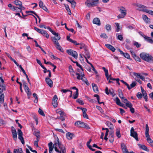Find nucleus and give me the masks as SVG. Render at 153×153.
Wrapping results in <instances>:
<instances>
[{
  "instance_id": "f257e3e1",
  "label": "nucleus",
  "mask_w": 153,
  "mask_h": 153,
  "mask_svg": "<svg viewBox=\"0 0 153 153\" xmlns=\"http://www.w3.org/2000/svg\"><path fill=\"white\" fill-rule=\"evenodd\" d=\"M47 29L54 35L55 36H52L51 37V40L53 42L56 49L61 52H63V50L58 42L60 39V37L58 33H56L50 27H48Z\"/></svg>"
},
{
  "instance_id": "f03ea898",
  "label": "nucleus",
  "mask_w": 153,
  "mask_h": 153,
  "mask_svg": "<svg viewBox=\"0 0 153 153\" xmlns=\"http://www.w3.org/2000/svg\"><path fill=\"white\" fill-rule=\"evenodd\" d=\"M140 58L143 60L150 62L153 61V57L149 53L142 52L140 54Z\"/></svg>"
},
{
  "instance_id": "7ed1b4c3",
  "label": "nucleus",
  "mask_w": 153,
  "mask_h": 153,
  "mask_svg": "<svg viewBox=\"0 0 153 153\" xmlns=\"http://www.w3.org/2000/svg\"><path fill=\"white\" fill-rule=\"evenodd\" d=\"M121 14H119L117 16L118 19L123 18L126 15V10L123 7H121L119 9Z\"/></svg>"
},
{
  "instance_id": "20e7f679",
  "label": "nucleus",
  "mask_w": 153,
  "mask_h": 153,
  "mask_svg": "<svg viewBox=\"0 0 153 153\" xmlns=\"http://www.w3.org/2000/svg\"><path fill=\"white\" fill-rule=\"evenodd\" d=\"M85 4L88 7H92L97 6L98 3L93 0H87Z\"/></svg>"
},
{
  "instance_id": "39448f33",
  "label": "nucleus",
  "mask_w": 153,
  "mask_h": 153,
  "mask_svg": "<svg viewBox=\"0 0 153 153\" xmlns=\"http://www.w3.org/2000/svg\"><path fill=\"white\" fill-rule=\"evenodd\" d=\"M14 4L18 7H17V9L20 10V11H18V12H22V10L25 9V7L22 6V3L19 0H16L14 1Z\"/></svg>"
},
{
  "instance_id": "423d86ee",
  "label": "nucleus",
  "mask_w": 153,
  "mask_h": 153,
  "mask_svg": "<svg viewBox=\"0 0 153 153\" xmlns=\"http://www.w3.org/2000/svg\"><path fill=\"white\" fill-rule=\"evenodd\" d=\"M23 85L25 90V91L26 93L27 96H30L31 94V93L28 87L27 84L24 80L22 81Z\"/></svg>"
},
{
  "instance_id": "0eeeda50",
  "label": "nucleus",
  "mask_w": 153,
  "mask_h": 153,
  "mask_svg": "<svg viewBox=\"0 0 153 153\" xmlns=\"http://www.w3.org/2000/svg\"><path fill=\"white\" fill-rule=\"evenodd\" d=\"M68 54L73 57L76 59L78 58V53L75 51L71 49L68 50Z\"/></svg>"
},
{
  "instance_id": "6e6552de",
  "label": "nucleus",
  "mask_w": 153,
  "mask_h": 153,
  "mask_svg": "<svg viewBox=\"0 0 153 153\" xmlns=\"http://www.w3.org/2000/svg\"><path fill=\"white\" fill-rule=\"evenodd\" d=\"M130 135L133 137L137 141H138V134L136 131H134V129L133 127L131 128L130 130Z\"/></svg>"
},
{
  "instance_id": "1a4fd4ad",
  "label": "nucleus",
  "mask_w": 153,
  "mask_h": 153,
  "mask_svg": "<svg viewBox=\"0 0 153 153\" xmlns=\"http://www.w3.org/2000/svg\"><path fill=\"white\" fill-rule=\"evenodd\" d=\"M18 138L21 141L23 145L25 144V141L23 137V133L20 129L19 128L18 129Z\"/></svg>"
},
{
  "instance_id": "9d476101",
  "label": "nucleus",
  "mask_w": 153,
  "mask_h": 153,
  "mask_svg": "<svg viewBox=\"0 0 153 153\" xmlns=\"http://www.w3.org/2000/svg\"><path fill=\"white\" fill-rule=\"evenodd\" d=\"M11 128L13 138L14 140L16 141L17 139V135L16 130L13 126H11Z\"/></svg>"
},
{
  "instance_id": "9b49d317",
  "label": "nucleus",
  "mask_w": 153,
  "mask_h": 153,
  "mask_svg": "<svg viewBox=\"0 0 153 153\" xmlns=\"http://www.w3.org/2000/svg\"><path fill=\"white\" fill-rule=\"evenodd\" d=\"M4 91L3 89L0 88V103H2L4 102V96L3 94H1Z\"/></svg>"
},
{
  "instance_id": "f8f14e48",
  "label": "nucleus",
  "mask_w": 153,
  "mask_h": 153,
  "mask_svg": "<svg viewBox=\"0 0 153 153\" xmlns=\"http://www.w3.org/2000/svg\"><path fill=\"white\" fill-rule=\"evenodd\" d=\"M121 146L122 151L123 153H129V152L127 149L126 146L124 143H122Z\"/></svg>"
},
{
  "instance_id": "ddd939ff",
  "label": "nucleus",
  "mask_w": 153,
  "mask_h": 153,
  "mask_svg": "<svg viewBox=\"0 0 153 153\" xmlns=\"http://www.w3.org/2000/svg\"><path fill=\"white\" fill-rule=\"evenodd\" d=\"M45 81L47 84L51 88L53 86V82L52 80L48 77H47L45 78Z\"/></svg>"
},
{
  "instance_id": "4468645a",
  "label": "nucleus",
  "mask_w": 153,
  "mask_h": 153,
  "mask_svg": "<svg viewBox=\"0 0 153 153\" xmlns=\"http://www.w3.org/2000/svg\"><path fill=\"white\" fill-rule=\"evenodd\" d=\"M126 105L127 107L130 108V111L132 113H134V109L132 107L133 105L131 102L126 103Z\"/></svg>"
},
{
  "instance_id": "2eb2a0df",
  "label": "nucleus",
  "mask_w": 153,
  "mask_h": 153,
  "mask_svg": "<svg viewBox=\"0 0 153 153\" xmlns=\"http://www.w3.org/2000/svg\"><path fill=\"white\" fill-rule=\"evenodd\" d=\"M143 37L149 42L151 44L153 43V39L152 40L150 37H148L145 35H143Z\"/></svg>"
},
{
  "instance_id": "dca6fc26",
  "label": "nucleus",
  "mask_w": 153,
  "mask_h": 153,
  "mask_svg": "<svg viewBox=\"0 0 153 153\" xmlns=\"http://www.w3.org/2000/svg\"><path fill=\"white\" fill-rule=\"evenodd\" d=\"M138 146L140 149L146 151L147 152H149V149L147 148V147L144 145H141L140 144H138Z\"/></svg>"
},
{
  "instance_id": "f3484780",
  "label": "nucleus",
  "mask_w": 153,
  "mask_h": 153,
  "mask_svg": "<svg viewBox=\"0 0 153 153\" xmlns=\"http://www.w3.org/2000/svg\"><path fill=\"white\" fill-rule=\"evenodd\" d=\"M93 23L96 24L98 26L100 25L101 24L100 19L98 18H94L93 20Z\"/></svg>"
},
{
  "instance_id": "a211bd4d",
  "label": "nucleus",
  "mask_w": 153,
  "mask_h": 153,
  "mask_svg": "<svg viewBox=\"0 0 153 153\" xmlns=\"http://www.w3.org/2000/svg\"><path fill=\"white\" fill-rule=\"evenodd\" d=\"M43 60L44 61V62L45 64H50L53 67H54L53 68V72L55 71V69L56 68V66L55 65H54L53 64H52L51 62H46V60L44 59H43Z\"/></svg>"
},
{
  "instance_id": "6ab92c4d",
  "label": "nucleus",
  "mask_w": 153,
  "mask_h": 153,
  "mask_svg": "<svg viewBox=\"0 0 153 153\" xmlns=\"http://www.w3.org/2000/svg\"><path fill=\"white\" fill-rule=\"evenodd\" d=\"M143 19L146 23H149L150 22V19L148 18L146 15H143Z\"/></svg>"
},
{
  "instance_id": "aec40b11",
  "label": "nucleus",
  "mask_w": 153,
  "mask_h": 153,
  "mask_svg": "<svg viewBox=\"0 0 153 153\" xmlns=\"http://www.w3.org/2000/svg\"><path fill=\"white\" fill-rule=\"evenodd\" d=\"M75 136L74 134L73 133L70 132H68V140H72L73 137Z\"/></svg>"
},
{
  "instance_id": "412c9836",
  "label": "nucleus",
  "mask_w": 153,
  "mask_h": 153,
  "mask_svg": "<svg viewBox=\"0 0 153 153\" xmlns=\"http://www.w3.org/2000/svg\"><path fill=\"white\" fill-rule=\"evenodd\" d=\"M105 46L107 48L111 50L113 52H114L115 50V48L113 46L110 44H106L105 45Z\"/></svg>"
},
{
  "instance_id": "4be33fe9",
  "label": "nucleus",
  "mask_w": 153,
  "mask_h": 153,
  "mask_svg": "<svg viewBox=\"0 0 153 153\" xmlns=\"http://www.w3.org/2000/svg\"><path fill=\"white\" fill-rule=\"evenodd\" d=\"M92 86L94 92L96 93H97L98 91V87L96 84L94 83H92Z\"/></svg>"
},
{
  "instance_id": "5701e85b",
  "label": "nucleus",
  "mask_w": 153,
  "mask_h": 153,
  "mask_svg": "<svg viewBox=\"0 0 153 153\" xmlns=\"http://www.w3.org/2000/svg\"><path fill=\"white\" fill-rule=\"evenodd\" d=\"M72 88L76 90L75 94V95H74V96L73 97V98L74 99H76L78 97V90L75 87H72Z\"/></svg>"
},
{
  "instance_id": "b1692460",
  "label": "nucleus",
  "mask_w": 153,
  "mask_h": 153,
  "mask_svg": "<svg viewBox=\"0 0 153 153\" xmlns=\"http://www.w3.org/2000/svg\"><path fill=\"white\" fill-rule=\"evenodd\" d=\"M115 100L116 102L117 105L121 107H123L124 104L120 102V99L117 97L116 98Z\"/></svg>"
},
{
  "instance_id": "393cba45",
  "label": "nucleus",
  "mask_w": 153,
  "mask_h": 153,
  "mask_svg": "<svg viewBox=\"0 0 153 153\" xmlns=\"http://www.w3.org/2000/svg\"><path fill=\"white\" fill-rule=\"evenodd\" d=\"M83 122L80 121H78L75 123V126H78L79 127H82Z\"/></svg>"
},
{
  "instance_id": "a878e982",
  "label": "nucleus",
  "mask_w": 153,
  "mask_h": 153,
  "mask_svg": "<svg viewBox=\"0 0 153 153\" xmlns=\"http://www.w3.org/2000/svg\"><path fill=\"white\" fill-rule=\"evenodd\" d=\"M41 33L47 39L49 38V35L45 30H42Z\"/></svg>"
},
{
  "instance_id": "bb28decb",
  "label": "nucleus",
  "mask_w": 153,
  "mask_h": 153,
  "mask_svg": "<svg viewBox=\"0 0 153 153\" xmlns=\"http://www.w3.org/2000/svg\"><path fill=\"white\" fill-rule=\"evenodd\" d=\"M68 1L71 4L72 7L73 8H75L76 5V2L74 0H68Z\"/></svg>"
},
{
  "instance_id": "cd10ccee",
  "label": "nucleus",
  "mask_w": 153,
  "mask_h": 153,
  "mask_svg": "<svg viewBox=\"0 0 153 153\" xmlns=\"http://www.w3.org/2000/svg\"><path fill=\"white\" fill-rule=\"evenodd\" d=\"M13 153H23V152L21 148H19L18 149H15L13 151Z\"/></svg>"
},
{
  "instance_id": "c85d7f7f",
  "label": "nucleus",
  "mask_w": 153,
  "mask_h": 153,
  "mask_svg": "<svg viewBox=\"0 0 153 153\" xmlns=\"http://www.w3.org/2000/svg\"><path fill=\"white\" fill-rule=\"evenodd\" d=\"M85 51V56H86L89 59L90 57V54L89 51L87 49H86L85 48L84 49Z\"/></svg>"
},
{
  "instance_id": "c756f323",
  "label": "nucleus",
  "mask_w": 153,
  "mask_h": 153,
  "mask_svg": "<svg viewBox=\"0 0 153 153\" xmlns=\"http://www.w3.org/2000/svg\"><path fill=\"white\" fill-rule=\"evenodd\" d=\"M136 5L137 7L140 8V9L139 10L140 11H141V9L144 10V9H146L147 8L146 6L143 5H141V4H137ZM141 11H142V10H141Z\"/></svg>"
},
{
  "instance_id": "7c9ffc66",
  "label": "nucleus",
  "mask_w": 153,
  "mask_h": 153,
  "mask_svg": "<svg viewBox=\"0 0 153 153\" xmlns=\"http://www.w3.org/2000/svg\"><path fill=\"white\" fill-rule=\"evenodd\" d=\"M120 131V128H117L116 129V134L118 138H120L121 137Z\"/></svg>"
},
{
  "instance_id": "2f4dec72",
  "label": "nucleus",
  "mask_w": 153,
  "mask_h": 153,
  "mask_svg": "<svg viewBox=\"0 0 153 153\" xmlns=\"http://www.w3.org/2000/svg\"><path fill=\"white\" fill-rule=\"evenodd\" d=\"M69 70L71 75L74 76V72L71 66L70 65L69 67Z\"/></svg>"
},
{
  "instance_id": "473e14b6",
  "label": "nucleus",
  "mask_w": 153,
  "mask_h": 153,
  "mask_svg": "<svg viewBox=\"0 0 153 153\" xmlns=\"http://www.w3.org/2000/svg\"><path fill=\"white\" fill-rule=\"evenodd\" d=\"M140 10H142V11H143V12H145L148 13L149 14H150L153 16V11L152 10H142V9H141Z\"/></svg>"
},
{
  "instance_id": "72a5a7b5",
  "label": "nucleus",
  "mask_w": 153,
  "mask_h": 153,
  "mask_svg": "<svg viewBox=\"0 0 153 153\" xmlns=\"http://www.w3.org/2000/svg\"><path fill=\"white\" fill-rule=\"evenodd\" d=\"M76 74L77 76V78L78 79H81L82 77H83V76H84V74H82L81 75H80L79 73H76Z\"/></svg>"
},
{
  "instance_id": "f704fd0d",
  "label": "nucleus",
  "mask_w": 153,
  "mask_h": 153,
  "mask_svg": "<svg viewBox=\"0 0 153 153\" xmlns=\"http://www.w3.org/2000/svg\"><path fill=\"white\" fill-rule=\"evenodd\" d=\"M146 140L150 145L153 147V140L150 138L147 139Z\"/></svg>"
},
{
  "instance_id": "c9c22d12",
  "label": "nucleus",
  "mask_w": 153,
  "mask_h": 153,
  "mask_svg": "<svg viewBox=\"0 0 153 153\" xmlns=\"http://www.w3.org/2000/svg\"><path fill=\"white\" fill-rule=\"evenodd\" d=\"M120 99H121L122 101L126 104V103H128L130 102L128 101L124 97H121V98H120Z\"/></svg>"
},
{
  "instance_id": "e433bc0d",
  "label": "nucleus",
  "mask_w": 153,
  "mask_h": 153,
  "mask_svg": "<svg viewBox=\"0 0 153 153\" xmlns=\"http://www.w3.org/2000/svg\"><path fill=\"white\" fill-rule=\"evenodd\" d=\"M118 92L119 96V97L120 98H121V97H123V94L121 89H119L118 90Z\"/></svg>"
},
{
  "instance_id": "4c0bfd02",
  "label": "nucleus",
  "mask_w": 153,
  "mask_h": 153,
  "mask_svg": "<svg viewBox=\"0 0 153 153\" xmlns=\"http://www.w3.org/2000/svg\"><path fill=\"white\" fill-rule=\"evenodd\" d=\"M74 62V63H75L76 64V65L77 66H78L80 68V69L81 70V71L82 72H83V69L82 68V66L80 65L78 63V62H76V61H75V62Z\"/></svg>"
},
{
  "instance_id": "58836bf2",
  "label": "nucleus",
  "mask_w": 153,
  "mask_h": 153,
  "mask_svg": "<svg viewBox=\"0 0 153 153\" xmlns=\"http://www.w3.org/2000/svg\"><path fill=\"white\" fill-rule=\"evenodd\" d=\"M70 42H71L72 43H73L74 45H80L79 43H77V42L75 40H73V39H70L69 41Z\"/></svg>"
},
{
  "instance_id": "ea45409f",
  "label": "nucleus",
  "mask_w": 153,
  "mask_h": 153,
  "mask_svg": "<svg viewBox=\"0 0 153 153\" xmlns=\"http://www.w3.org/2000/svg\"><path fill=\"white\" fill-rule=\"evenodd\" d=\"M33 134L36 137V138L39 139L40 137L39 131H35Z\"/></svg>"
},
{
  "instance_id": "a19ab883",
  "label": "nucleus",
  "mask_w": 153,
  "mask_h": 153,
  "mask_svg": "<svg viewBox=\"0 0 153 153\" xmlns=\"http://www.w3.org/2000/svg\"><path fill=\"white\" fill-rule=\"evenodd\" d=\"M108 137L110 142L112 143L114 140V135H109Z\"/></svg>"
},
{
  "instance_id": "79ce46f5",
  "label": "nucleus",
  "mask_w": 153,
  "mask_h": 153,
  "mask_svg": "<svg viewBox=\"0 0 153 153\" xmlns=\"http://www.w3.org/2000/svg\"><path fill=\"white\" fill-rule=\"evenodd\" d=\"M4 83H1L0 82V87L2 88L3 90H4V91L6 90V86L4 84Z\"/></svg>"
},
{
  "instance_id": "37998d69",
  "label": "nucleus",
  "mask_w": 153,
  "mask_h": 153,
  "mask_svg": "<svg viewBox=\"0 0 153 153\" xmlns=\"http://www.w3.org/2000/svg\"><path fill=\"white\" fill-rule=\"evenodd\" d=\"M38 112L41 115H42L43 116H45V114H44L43 111L40 108H39V110H38Z\"/></svg>"
},
{
  "instance_id": "c03bdc74",
  "label": "nucleus",
  "mask_w": 153,
  "mask_h": 153,
  "mask_svg": "<svg viewBox=\"0 0 153 153\" xmlns=\"http://www.w3.org/2000/svg\"><path fill=\"white\" fill-rule=\"evenodd\" d=\"M57 140L55 142V144L57 146H58L59 148H60V146L61 145L60 143L59 142V139L57 137Z\"/></svg>"
},
{
  "instance_id": "a18cd8bd",
  "label": "nucleus",
  "mask_w": 153,
  "mask_h": 153,
  "mask_svg": "<svg viewBox=\"0 0 153 153\" xmlns=\"http://www.w3.org/2000/svg\"><path fill=\"white\" fill-rule=\"evenodd\" d=\"M102 69L103 70L105 73V76L108 75V70L106 69L105 68L103 67L102 68Z\"/></svg>"
},
{
  "instance_id": "49530a36",
  "label": "nucleus",
  "mask_w": 153,
  "mask_h": 153,
  "mask_svg": "<svg viewBox=\"0 0 153 153\" xmlns=\"http://www.w3.org/2000/svg\"><path fill=\"white\" fill-rule=\"evenodd\" d=\"M96 108L97 109H98L101 112V113H104V111L103 109H102V108L100 107L97 105H96Z\"/></svg>"
},
{
  "instance_id": "de8ad7c7",
  "label": "nucleus",
  "mask_w": 153,
  "mask_h": 153,
  "mask_svg": "<svg viewBox=\"0 0 153 153\" xmlns=\"http://www.w3.org/2000/svg\"><path fill=\"white\" fill-rule=\"evenodd\" d=\"M82 126V127L87 128L88 129H89L90 128V127H89L88 125L87 124L84 122L83 125V126Z\"/></svg>"
},
{
  "instance_id": "09e8293b",
  "label": "nucleus",
  "mask_w": 153,
  "mask_h": 153,
  "mask_svg": "<svg viewBox=\"0 0 153 153\" xmlns=\"http://www.w3.org/2000/svg\"><path fill=\"white\" fill-rule=\"evenodd\" d=\"M115 24L117 27V29H116V32H118L120 31V29L119 24L118 23H115Z\"/></svg>"
},
{
  "instance_id": "8fccbe9b",
  "label": "nucleus",
  "mask_w": 153,
  "mask_h": 153,
  "mask_svg": "<svg viewBox=\"0 0 153 153\" xmlns=\"http://www.w3.org/2000/svg\"><path fill=\"white\" fill-rule=\"evenodd\" d=\"M76 102L82 105L84 104V102L83 101L80 99H78L77 100H76Z\"/></svg>"
},
{
  "instance_id": "3c124183",
  "label": "nucleus",
  "mask_w": 153,
  "mask_h": 153,
  "mask_svg": "<svg viewBox=\"0 0 153 153\" xmlns=\"http://www.w3.org/2000/svg\"><path fill=\"white\" fill-rule=\"evenodd\" d=\"M105 28L107 30H111V26L108 24H107L106 25Z\"/></svg>"
},
{
  "instance_id": "603ef678",
  "label": "nucleus",
  "mask_w": 153,
  "mask_h": 153,
  "mask_svg": "<svg viewBox=\"0 0 153 153\" xmlns=\"http://www.w3.org/2000/svg\"><path fill=\"white\" fill-rule=\"evenodd\" d=\"M137 97L138 99H141L142 97V94L140 92H138L137 94Z\"/></svg>"
},
{
  "instance_id": "864d4df0",
  "label": "nucleus",
  "mask_w": 153,
  "mask_h": 153,
  "mask_svg": "<svg viewBox=\"0 0 153 153\" xmlns=\"http://www.w3.org/2000/svg\"><path fill=\"white\" fill-rule=\"evenodd\" d=\"M80 45L81 46L80 47V48L81 49H82V48L84 49H84L85 48L86 49H87V48L85 46V45L83 43L80 44Z\"/></svg>"
},
{
  "instance_id": "5fc2aeb1",
  "label": "nucleus",
  "mask_w": 153,
  "mask_h": 153,
  "mask_svg": "<svg viewBox=\"0 0 153 153\" xmlns=\"http://www.w3.org/2000/svg\"><path fill=\"white\" fill-rule=\"evenodd\" d=\"M134 45L135 46H136L137 48H139L141 46V44L139 43L138 42H134Z\"/></svg>"
},
{
  "instance_id": "6e6d98bb",
  "label": "nucleus",
  "mask_w": 153,
  "mask_h": 153,
  "mask_svg": "<svg viewBox=\"0 0 153 153\" xmlns=\"http://www.w3.org/2000/svg\"><path fill=\"white\" fill-rule=\"evenodd\" d=\"M34 29L35 30H36L38 32L40 33H41V32H42V30L36 27H34Z\"/></svg>"
},
{
  "instance_id": "4d7b16f0",
  "label": "nucleus",
  "mask_w": 153,
  "mask_h": 153,
  "mask_svg": "<svg viewBox=\"0 0 153 153\" xmlns=\"http://www.w3.org/2000/svg\"><path fill=\"white\" fill-rule=\"evenodd\" d=\"M100 36L101 38H102L104 39H106L108 38L106 34L104 33L101 34Z\"/></svg>"
},
{
  "instance_id": "13d9d810",
  "label": "nucleus",
  "mask_w": 153,
  "mask_h": 153,
  "mask_svg": "<svg viewBox=\"0 0 153 153\" xmlns=\"http://www.w3.org/2000/svg\"><path fill=\"white\" fill-rule=\"evenodd\" d=\"M39 141V139L36 138V140L34 142V146H36V147L39 146L38 145V142Z\"/></svg>"
},
{
  "instance_id": "bf43d9fd",
  "label": "nucleus",
  "mask_w": 153,
  "mask_h": 153,
  "mask_svg": "<svg viewBox=\"0 0 153 153\" xmlns=\"http://www.w3.org/2000/svg\"><path fill=\"white\" fill-rule=\"evenodd\" d=\"M134 58L136 61H137L139 62H140L141 61L140 58L138 56H137L136 55V56H134Z\"/></svg>"
},
{
  "instance_id": "052dcab7",
  "label": "nucleus",
  "mask_w": 153,
  "mask_h": 153,
  "mask_svg": "<svg viewBox=\"0 0 153 153\" xmlns=\"http://www.w3.org/2000/svg\"><path fill=\"white\" fill-rule=\"evenodd\" d=\"M123 56H124L125 58L128 59H129L130 58V56L128 54V53H124V54L123 55Z\"/></svg>"
},
{
  "instance_id": "680f3d73",
  "label": "nucleus",
  "mask_w": 153,
  "mask_h": 153,
  "mask_svg": "<svg viewBox=\"0 0 153 153\" xmlns=\"http://www.w3.org/2000/svg\"><path fill=\"white\" fill-rule=\"evenodd\" d=\"M136 85V83L135 82H132L131 84L130 85V88H131L135 87Z\"/></svg>"
},
{
  "instance_id": "e2e57ef3",
  "label": "nucleus",
  "mask_w": 153,
  "mask_h": 153,
  "mask_svg": "<svg viewBox=\"0 0 153 153\" xmlns=\"http://www.w3.org/2000/svg\"><path fill=\"white\" fill-rule=\"evenodd\" d=\"M117 38L120 41H122L123 39V37L122 35H120L118 36Z\"/></svg>"
},
{
  "instance_id": "0e129e2a",
  "label": "nucleus",
  "mask_w": 153,
  "mask_h": 153,
  "mask_svg": "<svg viewBox=\"0 0 153 153\" xmlns=\"http://www.w3.org/2000/svg\"><path fill=\"white\" fill-rule=\"evenodd\" d=\"M94 96L95 97H96L97 98V100L98 103H99L100 102V97L99 95L97 94H94Z\"/></svg>"
},
{
  "instance_id": "69168bd1",
  "label": "nucleus",
  "mask_w": 153,
  "mask_h": 153,
  "mask_svg": "<svg viewBox=\"0 0 153 153\" xmlns=\"http://www.w3.org/2000/svg\"><path fill=\"white\" fill-rule=\"evenodd\" d=\"M39 6L40 8H42L43 6H44V3L43 2V1H40L39 2Z\"/></svg>"
},
{
  "instance_id": "338daca9",
  "label": "nucleus",
  "mask_w": 153,
  "mask_h": 153,
  "mask_svg": "<svg viewBox=\"0 0 153 153\" xmlns=\"http://www.w3.org/2000/svg\"><path fill=\"white\" fill-rule=\"evenodd\" d=\"M52 103L54 107H56L57 106V102L52 101Z\"/></svg>"
},
{
  "instance_id": "774afa93",
  "label": "nucleus",
  "mask_w": 153,
  "mask_h": 153,
  "mask_svg": "<svg viewBox=\"0 0 153 153\" xmlns=\"http://www.w3.org/2000/svg\"><path fill=\"white\" fill-rule=\"evenodd\" d=\"M57 99L58 98L57 96L56 95H55L53 98L52 101L57 102Z\"/></svg>"
}]
</instances>
